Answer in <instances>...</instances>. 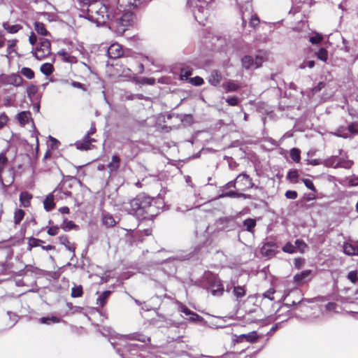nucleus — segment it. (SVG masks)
<instances>
[{"label": "nucleus", "instance_id": "nucleus-1", "mask_svg": "<svg viewBox=\"0 0 358 358\" xmlns=\"http://www.w3.org/2000/svg\"><path fill=\"white\" fill-rule=\"evenodd\" d=\"M123 209L138 218L150 219L155 216V206L152 204L150 197L139 195L123 203Z\"/></svg>", "mask_w": 358, "mask_h": 358}, {"label": "nucleus", "instance_id": "nucleus-2", "mask_svg": "<svg viewBox=\"0 0 358 358\" xmlns=\"http://www.w3.org/2000/svg\"><path fill=\"white\" fill-rule=\"evenodd\" d=\"M87 6L85 18L95 22L97 26L106 25L108 23L109 25L111 24V21L115 17L114 11L111 10L107 5L101 1H94Z\"/></svg>", "mask_w": 358, "mask_h": 358}, {"label": "nucleus", "instance_id": "nucleus-3", "mask_svg": "<svg viewBox=\"0 0 358 358\" xmlns=\"http://www.w3.org/2000/svg\"><path fill=\"white\" fill-rule=\"evenodd\" d=\"M119 6L118 11H114L113 13L115 17L112 20L109 27L110 29L117 27L120 31H124L126 27L129 26L133 21L134 15L131 9L134 8H129L127 3H125L122 6L119 4Z\"/></svg>", "mask_w": 358, "mask_h": 358}, {"label": "nucleus", "instance_id": "nucleus-4", "mask_svg": "<svg viewBox=\"0 0 358 358\" xmlns=\"http://www.w3.org/2000/svg\"><path fill=\"white\" fill-rule=\"evenodd\" d=\"M187 3L192 8L195 20L200 24H205L209 15L208 3L205 0H188Z\"/></svg>", "mask_w": 358, "mask_h": 358}, {"label": "nucleus", "instance_id": "nucleus-5", "mask_svg": "<svg viewBox=\"0 0 358 358\" xmlns=\"http://www.w3.org/2000/svg\"><path fill=\"white\" fill-rule=\"evenodd\" d=\"M50 42L46 38H40L38 45L31 51L33 55L38 60H42L50 54Z\"/></svg>", "mask_w": 358, "mask_h": 358}, {"label": "nucleus", "instance_id": "nucleus-6", "mask_svg": "<svg viewBox=\"0 0 358 358\" xmlns=\"http://www.w3.org/2000/svg\"><path fill=\"white\" fill-rule=\"evenodd\" d=\"M322 164L326 167L329 168L336 169L338 167H342L348 169L351 166L352 163L350 161H344L343 159L338 156H331L323 160Z\"/></svg>", "mask_w": 358, "mask_h": 358}, {"label": "nucleus", "instance_id": "nucleus-7", "mask_svg": "<svg viewBox=\"0 0 358 358\" xmlns=\"http://www.w3.org/2000/svg\"><path fill=\"white\" fill-rule=\"evenodd\" d=\"M262 57L257 56L255 59L252 56L246 55L242 58L241 62L245 69H257L262 66Z\"/></svg>", "mask_w": 358, "mask_h": 358}, {"label": "nucleus", "instance_id": "nucleus-8", "mask_svg": "<svg viewBox=\"0 0 358 358\" xmlns=\"http://www.w3.org/2000/svg\"><path fill=\"white\" fill-rule=\"evenodd\" d=\"M236 181L241 190H247L254 187L252 178L246 173H242L236 178Z\"/></svg>", "mask_w": 358, "mask_h": 358}, {"label": "nucleus", "instance_id": "nucleus-9", "mask_svg": "<svg viewBox=\"0 0 358 358\" xmlns=\"http://www.w3.org/2000/svg\"><path fill=\"white\" fill-rule=\"evenodd\" d=\"M1 80L4 85H10L15 87L20 86L23 80L20 75L15 73L10 75H3L1 76Z\"/></svg>", "mask_w": 358, "mask_h": 358}, {"label": "nucleus", "instance_id": "nucleus-10", "mask_svg": "<svg viewBox=\"0 0 358 358\" xmlns=\"http://www.w3.org/2000/svg\"><path fill=\"white\" fill-rule=\"evenodd\" d=\"M96 142V140L93 138L84 136V137L75 143V145L77 149L80 150H88L92 149L94 145L92 143Z\"/></svg>", "mask_w": 358, "mask_h": 358}, {"label": "nucleus", "instance_id": "nucleus-11", "mask_svg": "<svg viewBox=\"0 0 358 358\" xmlns=\"http://www.w3.org/2000/svg\"><path fill=\"white\" fill-rule=\"evenodd\" d=\"M108 57L111 59H117L123 55V50L119 43H113L110 45L107 50Z\"/></svg>", "mask_w": 358, "mask_h": 358}, {"label": "nucleus", "instance_id": "nucleus-12", "mask_svg": "<svg viewBox=\"0 0 358 358\" xmlns=\"http://www.w3.org/2000/svg\"><path fill=\"white\" fill-rule=\"evenodd\" d=\"M311 270L303 271L294 276V280L299 285H303L311 280Z\"/></svg>", "mask_w": 358, "mask_h": 358}, {"label": "nucleus", "instance_id": "nucleus-13", "mask_svg": "<svg viewBox=\"0 0 358 358\" xmlns=\"http://www.w3.org/2000/svg\"><path fill=\"white\" fill-rule=\"evenodd\" d=\"M257 338H258V336L257 334V332L253 331L248 334H244L236 336V338L234 339V341L237 343H243L244 341H246V342H248L250 343H253L256 342Z\"/></svg>", "mask_w": 358, "mask_h": 358}, {"label": "nucleus", "instance_id": "nucleus-14", "mask_svg": "<svg viewBox=\"0 0 358 358\" xmlns=\"http://www.w3.org/2000/svg\"><path fill=\"white\" fill-rule=\"evenodd\" d=\"M343 248L345 254L350 256L358 255V242L345 243Z\"/></svg>", "mask_w": 358, "mask_h": 358}, {"label": "nucleus", "instance_id": "nucleus-15", "mask_svg": "<svg viewBox=\"0 0 358 358\" xmlns=\"http://www.w3.org/2000/svg\"><path fill=\"white\" fill-rule=\"evenodd\" d=\"M120 164V158L115 155L112 157L110 162L108 164V168L110 173H117Z\"/></svg>", "mask_w": 358, "mask_h": 358}, {"label": "nucleus", "instance_id": "nucleus-16", "mask_svg": "<svg viewBox=\"0 0 358 358\" xmlns=\"http://www.w3.org/2000/svg\"><path fill=\"white\" fill-rule=\"evenodd\" d=\"M220 198L223 197H230V198H243L244 199H250L251 196L250 194H246L243 193H239L236 191H229L224 193H222L220 196Z\"/></svg>", "mask_w": 358, "mask_h": 358}, {"label": "nucleus", "instance_id": "nucleus-17", "mask_svg": "<svg viewBox=\"0 0 358 358\" xmlns=\"http://www.w3.org/2000/svg\"><path fill=\"white\" fill-rule=\"evenodd\" d=\"M17 120L19 123L24 126L31 120V114L29 111H22L17 115Z\"/></svg>", "mask_w": 358, "mask_h": 358}, {"label": "nucleus", "instance_id": "nucleus-18", "mask_svg": "<svg viewBox=\"0 0 358 358\" xmlns=\"http://www.w3.org/2000/svg\"><path fill=\"white\" fill-rule=\"evenodd\" d=\"M211 292L215 296H220L224 292V287L221 282L218 279H215L213 283L211 285Z\"/></svg>", "mask_w": 358, "mask_h": 358}, {"label": "nucleus", "instance_id": "nucleus-19", "mask_svg": "<svg viewBox=\"0 0 358 358\" xmlns=\"http://www.w3.org/2000/svg\"><path fill=\"white\" fill-rule=\"evenodd\" d=\"M222 79V75L217 71L214 70L210 72L208 77V82L213 86L217 85Z\"/></svg>", "mask_w": 358, "mask_h": 358}, {"label": "nucleus", "instance_id": "nucleus-20", "mask_svg": "<svg viewBox=\"0 0 358 358\" xmlns=\"http://www.w3.org/2000/svg\"><path fill=\"white\" fill-rule=\"evenodd\" d=\"M222 87L226 92H235L240 88V85L234 80H228L222 84Z\"/></svg>", "mask_w": 358, "mask_h": 358}, {"label": "nucleus", "instance_id": "nucleus-21", "mask_svg": "<svg viewBox=\"0 0 358 358\" xmlns=\"http://www.w3.org/2000/svg\"><path fill=\"white\" fill-rule=\"evenodd\" d=\"M179 310L181 313L185 314L187 316H191L190 320L192 321H196L201 318V317L198 314L193 313L187 307L182 304L180 305Z\"/></svg>", "mask_w": 358, "mask_h": 358}, {"label": "nucleus", "instance_id": "nucleus-22", "mask_svg": "<svg viewBox=\"0 0 358 358\" xmlns=\"http://www.w3.org/2000/svg\"><path fill=\"white\" fill-rule=\"evenodd\" d=\"M32 195L27 192H22L20 195V201L21 205L24 207H29L30 206L31 199Z\"/></svg>", "mask_w": 358, "mask_h": 358}, {"label": "nucleus", "instance_id": "nucleus-23", "mask_svg": "<svg viewBox=\"0 0 358 358\" xmlns=\"http://www.w3.org/2000/svg\"><path fill=\"white\" fill-rule=\"evenodd\" d=\"M43 206L45 210L48 212L52 210L55 208V204L54 202V196L52 193L48 195L44 199Z\"/></svg>", "mask_w": 358, "mask_h": 358}, {"label": "nucleus", "instance_id": "nucleus-24", "mask_svg": "<svg viewBox=\"0 0 358 358\" xmlns=\"http://www.w3.org/2000/svg\"><path fill=\"white\" fill-rule=\"evenodd\" d=\"M102 223L107 227H111L115 226L116 222L113 216L109 213H104L102 216Z\"/></svg>", "mask_w": 358, "mask_h": 358}, {"label": "nucleus", "instance_id": "nucleus-25", "mask_svg": "<svg viewBox=\"0 0 358 358\" xmlns=\"http://www.w3.org/2000/svg\"><path fill=\"white\" fill-rule=\"evenodd\" d=\"M8 159L6 156V154L3 152L0 153V184L3 185V180L2 177V173L7 165Z\"/></svg>", "mask_w": 358, "mask_h": 358}, {"label": "nucleus", "instance_id": "nucleus-26", "mask_svg": "<svg viewBox=\"0 0 358 358\" xmlns=\"http://www.w3.org/2000/svg\"><path fill=\"white\" fill-rule=\"evenodd\" d=\"M34 29L38 34L41 36H48L50 34L44 24L40 22H36L34 23Z\"/></svg>", "mask_w": 358, "mask_h": 358}, {"label": "nucleus", "instance_id": "nucleus-27", "mask_svg": "<svg viewBox=\"0 0 358 358\" xmlns=\"http://www.w3.org/2000/svg\"><path fill=\"white\" fill-rule=\"evenodd\" d=\"M262 253L263 255L266 257H272L275 255V250L273 249V245L270 243H266L262 248Z\"/></svg>", "mask_w": 358, "mask_h": 358}, {"label": "nucleus", "instance_id": "nucleus-28", "mask_svg": "<svg viewBox=\"0 0 358 358\" xmlns=\"http://www.w3.org/2000/svg\"><path fill=\"white\" fill-rule=\"evenodd\" d=\"M59 241L60 244L64 245L68 250L71 251L73 253V255H74L75 247L73 245L70 244L68 240V237L66 236H59Z\"/></svg>", "mask_w": 358, "mask_h": 358}, {"label": "nucleus", "instance_id": "nucleus-29", "mask_svg": "<svg viewBox=\"0 0 358 358\" xmlns=\"http://www.w3.org/2000/svg\"><path fill=\"white\" fill-rule=\"evenodd\" d=\"M111 292L110 291H105L102 292L96 299V303L100 305L101 307L104 306L109 298Z\"/></svg>", "mask_w": 358, "mask_h": 358}, {"label": "nucleus", "instance_id": "nucleus-30", "mask_svg": "<svg viewBox=\"0 0 358 358\" xmlns=\"http://www.w3.org/2000/svg\"><path fill=\"white\" fill-rule=\"evenodd\" d=\"M3 27L10 34H15L20 29H22V26L20 24H10L8 22H4L3 24Z\"/></svg>", "mask_w": 358, "mask_h": 358}, {"label": "nucleus", "instance_id": "nucleus-31", "mask_svg": "<svg viewBox=\"0 0 358 358\" xmlns=\"http://www.w3.org/2000/svg\"><path fill=\"white\" fill-rule=\"evenodd\" d=\"M143 0H118V4L122 6L125 3L129 8H136L141 3Z\"/></svg>", "mask_w": 358, "mask_h": 358}, {"label": "nucleus", "instance_id": "nucleus-32", "mask_svg": "<svg viewBox=\"0 0 358 358\" xmlns=\"http://www.w3.org/2000/svg\"><path fill=\"white\" fill-rule=\"evenodd\" d=\"M39 322L41 324H50L51 323H58V322H60V319L57 317H55V316L43 317H41V318L39 319Z\"/></svg>", "mask_w": 358, "mask_h": 358}, {"label": "nucleus", "instance_id": "nucleus-33", "mask_svg": "<svg viewBox=\"0 0 358 358\" xmlns=\"http://www.w3.org/2000/svg\"><path fill=\"white\" fill-rule=\"evenodd\" d=\"M59 55L62 57V59L64 62H68V63H76V58L74 56H71L67 52L64 51H60L59 52Z\"/></svg>", "mask_w": 358, "mask_h": 358}, {"label": "nucleus", "instance_id": "nucleus-34", "mask_svg": "<svg viewBox=\"0 0 358 358\" xmlns=\"http://www.w3.org/2000/svg\"><path fill=\"white\" fill-rule=\"evenodd\" d=\"M54 70L53 66L50 63H45L41 66V71L45 76H50Z\"/></svg>", "mask_w": 358, "mask_h": 358}, {"label": "nucleus", "instance_id": "nucleus-35", "mask_svg": "<svg viewBox=\"0 0 358 358\" xmlns=\"http://www.w3.org/2000/svg\"><path fill=\"white\" fill-rule=\"evenodd\" d=\"M243 226L248 231H252L256 226V221L254 219L248 218L243 221Z\"/></svg>", "mask_w": 358, "mask_h": 358}, {"label": "nucleus", "instance_id": "nucleus-36", "mask_svg": "<svg viewBox=\"0 0 358 358\" xmlns=\"http://www.w3.org/2000/svg\"><path fill=\"white\" fill-rule=\"evenodd\" d=\"M234 295L237 299H241L245 295V289L243 286H235L234 287Z\"/></svg>", "mask_w": 358, "mask_h": 358}, {"label": "nucleus", "instance_id": "nucleus-37", "mask_svg": "<svg viewBox=\"0 0 358 358\" xmlns=\"http://www.w3.org/2000/svg\"><path fill=\"white\" fill-rule=\"evenodd\" d=\"M61 227L65 231H68L74 228H77V226L72 221L67 220V219L64 218L63 220V223Z\"/></svg>", "mask_w": 358, "mask_h": 358}, {"label": "nucleus", "instance_id": "nucleus-38", "mask_svg": "<svg viewBox=\"0 0 358 358\" xmlns=\"http://www.w3.org/2000/svg\"><path fill=\"white\" fill-rule=\"evenodd\" d=\"M296 250H298L300 252L303 253L308 248L306 243L301 239H297L295 241Z\"/></svg>", "mask_w": 358, "mask_h": 358}, {"label": "nucleus", "instance_id": "nucleus-39", "mask_svg": "<svg viewBox=\"0 0 358 358\" xmlns=\"http://www.w3.org/2000/svg\"><path fill=\"white\" fill-rule=\"evenodd\" d=\"M43 243H44V241L41 239H38V238L31 237L29 239L28 246H29V250H31V248H32L38 247V246L41 247V244Z\"/></svg>", "mask_w": 358, "mask_h": 358}, {"label": "nucleus", "instance_id": "nucleus-40", "mask_svg": "<svg viewBox=\"0 0 358 358\" xmlns=\"http://www.w3.org/2000/svg\"><path fill=\"white\" fill-rule=\"evenodd\" d=\"M317 57L322 60V62H327L328 59V52L327 50L324 48H321L317 52H316Z\"/></svg>", "mask_w": 358, "mask_h": 358}, {"label": "nucleus", "instance_id": "nucleus-41", "mask_svg": "<svg viewBox=\"0 0 358 358\" xmlns=\"http://www.w3.org/2000/svg\"><path fill=\"white\" fill-rule=\"evenodd\" d=\"M24 216V212L22 209H17L14 213V222L15 224H20Z\"/></svg>", "mask_w": 358, "mask_h": 358}, {"label": "nucleus", "instance_id": "nucleus-42", "mask_svg": "<svg viewBox=\"0 0 358 358\" xmlns=\"http://www.w3.org/2000/svg\"><path fill=\"white\" fill-rule=\"evenodd\" d=\"M300 150L298 148H292L290 150V157L293 161L298 163L300 162L301 159V155H300Z\"/></svg>", "mask_w": 358, "mask_h": 358}, {"label": "nucleus", "instance_id": "nucleus-43", "mask_svg": "<svg viewBox=\"0 0 358 358\" xmlns=\"http://www.w3.org/2000/svg\"><path fill=\"white\" fill-rule=\"evenodd\" d=\"M71 187H72L71 179H66L59 185V186L57 187V188H56L55 192L57 191L58 189H59V190H63V189H68V188H71Z\"/></svg>", "mask_w": 358, "mask_h": 358}, {"label": "nucleus", "instance_id": "nucleus-44", "mask_svg": "<svg viewBox=\"0 0 358 358\" xmlns=\"http://www.w3.org/2000/svg\"><path fill=\"white\" fill-rule=\"evenodd\" d=\"M83 287L81 285L75 286L71 289L72 297H80L83 295Z\"/></svg>", "mask_w": 358, "mask_h": 358}, {"label": "nucleus", "instance_id": "nucleus-45", "mask_svg": "<svg viewBox=\"0 0 358 358\" xmlns=\"http://www.w3.org/2000/svg\"><path fill=\"white\" fill-rule=\"evenodd\" d=\"M20 72L28 79H32L34 77V72L30 68L23 67Z\"/></svg>", "mask_w": 358, "mask_h": 358}, {"label": "nucleus", "instance_id": "nucleus-46", "mask_svg": "<svg viewBox=\"0 0 358 358\" xmlns=\"http://www.w3.org/2000/svg\"><path fill=\"white\" fill-rule=\"evenodd\" d=\"M282 250L285 252L292 254L296 252V247L291 243H287L282 248Z\"/></svg>", "mask_w": 358, "mask_h": 358}, {"label": "nucleus", "instance_id": "nucleus-47", "mask_svg": "<svg viewBox=\"0 0 358 358\" xmlns=\"http://www.w3.org/2000/svg\"><path fill=\"white\" fill-rule=\"evenodd\" d=\"M260 22L259 18L257 14H252L250 17V24L252 27L256 28Z\"/></svg>", "mask_w": 358, "mask_h": 358}, {"label": "nucleus", "instance_id": "nucleus-48", "mask_svg": "<svg viewBox=\"0 0 358 358\" xmlns=\"http://www.w3.org/2000/svg\"><path fill=\"white\" fill-rule=\"evenodd\" d=\"M302 181L303 182L305 186L308 189H310L313 192H316V189H315L314 184L311 180L308 179V178H304L302 180Z\"/></svg>", "mask_w": 358, "mask_h": 358}, {"label": "nucleus", "instance_id": "nucleus-49", "mask_svg": "<svg viewBox=\"0 0 358 358\" xmlns=\"http://www.w3.org/2000/svg\"><path fill=\"white\" fill-rule=\"evenodd\" d=\"M323 39V37L322 35L319 34H316L315 36H311L309 39V41L312 44H318L320 43Z\"/></svg>", "mask_w": 358, "mask_h": 358}, {"label": "nucleus", "instance_id": "nucleus-50", "mask_svg": "<svg viewBox=\"0 0 358 358\" xmlns=\"http://www.w3.org/2000/svg\"><path fill=\"white\" fill-rule=\"evenodd\" d=\"M190 83L195 86H200L203 83V80L199 76L192 78L189 80Z\"/></svg>", "mask_w": 358, "mask_h": 358}, {"label": "nucleus", "instance_id": "nucleus-51", "mask_svg": "<svg viewBox=\"0 0 358 358\" xmlns=\"http://www.w3.org/2000/svg\"><path fill=\"white\" fill-rule=\"evenodd\" d=\"M348 279L352 283H355L357 281V271H351L348 274Z\"/></svg>", "mask_w": 358, "mask_h": 358}, {"label": "nucleus", "instance_id": "nucleus-52", "mask_svg": "<svg viewBox=\"0 0 358 358\" xmlns=\"http://www.w3.org/2000/svg\"><path fill=\"white\" fill-rule=\"evenodd\" d=\"M8 117L5 113L0 115V129H1L8 122Z\"/></svg>", "mask_w": 358, "mask_h": 358}, {"label": "nucleus", "instance_id": "nucleus-53", "mask_svg": "<svg viewBox=\"0 0 358 358\" xmlns=\"http://www.w3.org/2000/svg\"><path fill=\"white\" fill-rule=\"evenodd\" d=\"M41 15H43L44 18L48 20L49 22H53L56 20V15L53 13L43 12Z\"/></svg>", "mask_w": 358, "mask_h": 358}, {"label": "nucleus", "instance_id": "nucleus-54", "mask_svg": "<svg viewBox=\"0 0 358 358\" xmlns=\"http://www.w3.org/2000/svg\"><path fill=\"white\" fill-rule=\"evenodd\" d=\"M275 293V289L273 288H270L266 292L263 294L264 298H267L270 300H273V294Z\"/></svg>", "mask_w": 358, "mask_h": 358}, {"label": "nucleus", "instance_id": "nucleus-55", "mask_svg": "<svg viewBox=\"0 0 358 358\" xmlns=\"http://www.w3.org/2000/svg\"><path fill=\"white\" fill-rule=\"evenodd\" d=\"M226 101L229 106H238V99L236 96L227 98L226 99Z\"/></svg>", "mask_w": 358, "mask_h": 358}, {"label": "nucleus", "instance_id": "nucleus-56", "mask_svg": "<svg viewBox=\"0 0 358 358\" xmlns=\"http://www.w3.org/2000/svg\"><path fill=\"white\" fill-rule=\"evenodd\" d=\"M357 127L358 124L357 123H352L348 126V129L352 134H355L358 132Z\"/></svg>", "mask_w": 358, "mask_h": 358}, {"label": "nucleus", "instance_id": "nucleus-57", "mask_svg": "<svg viewBox=\"0 0 358 358\" xmlns=\"http://www.w3.org/2000/svg\"><path fill=\"white\" fill-rule=\"evenodd\" d=\"M297 192L293 190H288L285 192V196L289 199H295L297 198Z\"/></svg>", "mask_w": 358, "mask_h": 358}, {"label": "nucleus", "instance_id": "nucleus-58", "mask_svg": "<svg viewBox=\"0 0 358 358\" xmlns=\"http://www.w3.org/2000/svg\"><path fill=\"white\" fill-rule=\"evenodd\" d=\"M59 227L57 226H53V227H50L48 229V234L50 235V236H56L57 234H58L59 233Z\"/></svg>", "mask_w": 358, "mask_h": 358}, {"label": "nucleus", "instance_id": "nucleus-59", "mask_svg": "<svg viewBox=\"0 0 358 358\" xmlns=\"http://www.w3.org/2000/svg\"><path fill=\"white\" fill-rule=\"evenodd\" d=\"M323 160L320 159H308V164H310L313 166H317L320 164H322Z\"/></svg>", "mask_w": 358, "mask_h": 358}, {"label": "nucleus", "instance_id": "nucleus-60", "mask_svg": "<svg viewBox=\"0 0 358 358\" xmlns=\"http://www.w3.org/2000/svg\"><path fill=\"white\" fill-rule=\"evenodd\" d=\"M298 172L296 170L294 171H289L287 174V177L291 180H294L298 178Z\"/></svg>", "mask_w": 358, "mask_h": 358}, {"label": "nucleus", "instance_id": "nucleus-61", "mask_svg": "<svg viewBox=\"0 0 358 358\" xmlns=\"http://www.w3.org/2000/svg\"><path fill=\"white\" fill-rule=\"evenodd\" d=\"M96 127L94 123H92L91 127L89 129V131L87 132V134L85 135L86 136L90 137L91 135H93L96 132Z\"/></svg>", "mask_w": 358, "mask_h": 358}, {"label": "nucleus", "instance_id": "nucleus-62", "mask_svg": "<svg viewBox=\"0 0 358 358\" xmlns=\"http://www.w3.org/2000/svg\"><path fill=\"white\" fill-rule=\"evenodd\" d=\"M192 74L190 71L182 69L181 72V78L183 79H188V77Z\"/></svg>", "mask_w": 358, "mask_h": 358}, {"label": "nucleus", "instance_id": "nucleus-63", "mask_svg": "<svg viewBox=\"0 0 358 358\" xmlns=\"http://www.w3.org/2000/svg\"><path fill=\"white\" fill-rule=\"evenodd\" d=\"M29 43L33 45L35 43H36L37 36L34 32H31V35L29 36Z\"/></svg>", "mask_w": 358, "mask_h": 358}, {"label": "nucleus", "instance_id": "nucleus-64", "mask_svg": "<svg viewBox=\"0 0 358 358\" xmlns=\"http://www.w3.org/2000/svg\"><path fill=\"white\" fill-rule=\"evenodd\" d=\"M71 85L73 87H76V88H78V89H81L83 90H85V87H84V85L82 84L81 83H79V82L72 81L71 82Z\"/></svg>", "mask_w": 358, "mask_h": 358}]
</instances>
